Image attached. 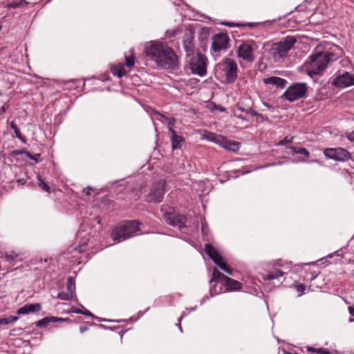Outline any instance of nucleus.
I'll return each mask as SVG.
<instances>
[{"mask_svg":"<svg viewBox=\"0 0 354 354\" xmlns=\"http://www.w3.org/2000/svg\"><path fill=\"white\" fill-rule=\"evenodd\" d=\"M335 55L330 52H319L310 56L305 66L307 73L310 77L321 74L330 61L336 59Z\"/></svg>","mask_w":354,"mask_h":354,"instance_id":"obj_1","label":"nucleus"},{"mask_svg":"<svg viewBox=\"0 0 354 354\" xmlns=\"http://www.w3.org/2000/svg\"><path fill=\"white\" fill-rule=\"evenodd\" d=\"M140 223L127 221L117 225L112 230L111 237L113 241H122L133 236L139 228Z\"/></svg>","mask_w":354,"mask_h":354,"instance_id":"obj_2","label":"nucleus"},{"mask_svg":"<svg viewBox=\"0 0 354 354\" xmlns=\"http://www.w3.org/2000/svg\"><path fill=\"white\" fill-rule=\"evenodd\" d=\"M217 71L227 83H233L237 77V64L232 59L226 58L217 64Z\"/></svg>","mask_w":354,"mask_h":354,"instance_id":"obj_3","label":"nucleus"},{"mask_svg":"<svg viewBox=\"0 0 354 354\" xmlns=\"http://www.w3.org/2000/svg\"><path fill=\"white\" fill-rule=\"evenodd\" d=\"M189 68L194 75L203 77L207 74V57L200 53L188 56Z\"/></svg>","mask_w":354,"mask_h":354,"instance_id":"obj_4","label":"nucleus"},{"mask_svg":"<svg viewBox=\"0 0 354 354\" xmlns=\"http://www.w3.org/2000/svg\"><path fill=\"white\" fill-rule=\"evenodd\" d=\"M161 61L158 66L165 69H175L178 67V58L174 50L167 45L163 48V53L160 55Z\"/></svg>","mask_w":354,"mask_h":354,"instance_id":"obj_5","label":"nucleus"},{"mask_svg":"<svg viewBox=\"0 0 354 354\" xmlns=\"http://www.w3.org/2000/svg\"><path fill=\"white\" fill-rule=\"evenodd\" d=\"M165 44L157 41H151L145 46V53L146 56L158 65V62L161 61L160 55L163 53Z\"/></svg>","mask_w":354,"mask_h":354,"instance_id":"obj_6","label":"nucleus"},{"mask_svg":"<svg viewBox=\"0 0 354 354\" xmlns=\"http://www.w3.org/2000/svg\"><path fill=\"white\" fill-rule=\"evenodd\" d=\"M295 42L296 39L294 37H287L284 40L272 45L271 48L272 54L275 58L286 57Z\"/></svg>","mask_w":354,"mask_h":354,"instance_id":"obj_7","label":"nucleus"},{"mask_svg":"<svg viewBox=\"0 0 354 354\" xmlns=\"http://www.w3.org/2000/svg\"><path fill=\"white\" fill-rule=\"evenodd\" d=\"M205 251L209 257L216 264L221 270L228 274H232V270L227 263L223 261V257L217 250L209 243L205 245Z\"/></svg>","mask_w":354,"mask_h":354,"instance_id":"obj_8","label":"nucleus"},{"mask_svg":"<svg viewBox=\"0 0 354 354\" xmlns=\"http://www.w3.org/2000/svg\"><path fill=\"white\" fill-rule=\"evenodd\" d=\"M307 87L305 84L297 83L288 87L283 97L290 102H294L305 96Z\"/></svg>","mask_w":354,"mask_h":354,"instance_id":"obj_9","label":"nucleus"},{"mask_svg":"<svg viewBox=\"0 0 354 354\" xmlns=\"http://www.w3.org/2000/svg\"><path fill=\"white\" fill-rule=\"evenodd\" d=\"M324 154L328 158L340 162L347 161L352 158L351 153L342 147L327 148L324 151Z\"/></svg>","mask_w":354,"mask_h":354,"instance_id":"obj_10","label":"nucleus"},{"mask_svg":"<svg viewBox=\"0 0 354 354\" xmlns=\"http://www.w3.org/2000/svg\"><path fill=\"white\" fill-rule=\"evenodd\" d=\"M166 182L160 180L153 185L150 193L147 196V201L160 203L162 201L165 195Z\"/></svg>","mask_w":354,"mask_h":354,"instance_id":"obj_11","label":"nucleus"},{"mask_svg":"<svg viewBox=\"0 0 354 354\" xmlns=\"http://www.w3.org/2000/svg\"><path fill=\"white\" fill-rule=\"evenodd\" d=\"M212 50L214 53H219L221 50L228 48L229 37L227 34L221 33L214 35L212 37Z\"/></svg>","mask_w":354,"mask_h":354,"instance_id":"obj_12","label":"nucleus"},{"mask_svg":"<svg viewBox=\"0 0 354 354\" xmlns=\"http://www.w3.org/2000/svg\"><path fill=\"white\" fill-rule=\"evenodd\" d=\"M164 218L167 224L174 227H178V228L180 230L186 227L185 223L187 221V218L183 214L165 213L164 214Z\"/></svg>","mask_w":354,"mask_h":354,"instance_id":"obj_13","label":"nucleus"},{"mask_svg":"<svg viewBox=\"0 0 354 354\" xmlns=\"http://www.w3.org/2000/svg\"><path fill=\"white\" fill-rule=\"evenodd\" d=\"M227 277L226 275L219 272L217 268H214L213 269L212 276L210 281L211 283H214V288L211 291L212 296L213 295V294L218 295L223 292L222 287L219 288V290H217V284L220 283L221 285H223V282L225 281Z\"/></svg>","mask_w":354,"mask_h":354,"instance_id":"obj_14","label":"nucleus"},{"mask_svg":"<svg viewBox=\"0 0 354 354\" xmlns=\"http://www.w3.org/2000/svg\"><path fill=\"white\" fill-rule=\"evenodd\" d=\"M238 56L243 59L252 62L254 59V46L249 43H243L238 48Z\"/></svg>","mask_w":354,"mask_h":354,"instance_id":"obj_15","label":"nucleus"},{"mask_svg":"<svg viewBox=\"0 0 354 354\" xmlns=\"http://www.w3.org/2000/svg\"><path fill=\"white\" fill-rule=\"evenodd\" d=\"M333 85L339 88H344L354 85V75L346 72L336 77L333 82Z\"/></svg>","mask_w":354,"mask_h":354,"instance_id":"obj_16","label":"nucleus"},{"mask_svg":"<svg viewBox=\"0 0 354 354\" xmlns=\"http://www.w3.org/2000/svg\"><path fill=\"white\" fill-rule=\"evenodd\" d=\"M253 102L250 97H242L237 103V108L242 112L250 114L252 115H258L262 117L261 114H258L252 109Z\"/></svg>","mask_w":354,"mask_h":354,"instance_id":"obj_17","label":"nucleus"},{"mask_svg":"<svg viewBox=\"0 0 354 354\" xmlns=\"http://www.w3.org/2000/svg\"><path fill=\"white\" fill-rule=\"evenodd\" d=\"M174 120L172 122H169L168 124V129L170 133V138L171 141L172 149L175 150L180 149L184 143V139L181 136L177 134L176 131L173 129Z\"/></svg>","mask_w":354,"mask_h":354,"instance_id":"obj_18","label":"nucleus"},{"mask_svg":"<svg viewBox=\"0 0 354 354\" xmlns=\"http://www.w3.org/2000/svg\"><path fill=\"white\" fill-rule=\"evenodd\" d=\"M183 47L186 52L187 57L194 53L195 46L194 44V35L192 32L185 34L183 36Z\"/></svg>","mask_w":354,"mask_h":354,"instance_id":"obj_19","label":"nucleus"},{"mask_svg":"<svg viewBox=\"0 0 354 354\" xmlns=\"http://www.w3.org/2000/svg\"><path fill=\"white\" fill-rule=\"evenodd\" d=\"M222 286H225V290H223V292H225L227 290L230 291H235V290H239L242 288V284L233 279H231L230 277H227L225 281L223 282Z\"/></svg>","mask_w":354,"mask_h":354,"instance_id":"obj_20","label":"nucleus"},{"mask_svg":"<svg viewBox=\"0 0 354 354\" xmlns=\"http://www.w3.org/2000/svg\"><path fill=\"white\" fill-rule=\"evenodd\" d=\"M220 142L219 145L223 147L225 149L236 151L240 148V142L232 141L227 140L226 138L222 136V140Z\"/></svg>","mask_w":354,"mask_h":354,"instance_id":"obj_21","label":"nucleus"},{"mask_svg":"<svg viewBox=\"0 0 354 354\" xmlns=\"http://www.w3.org/2000/svg\"><path fill=\"white\" fill-rule=\"evenodd\" d=\"M41 307L39 304H27L19 308L17 311V315H26L29 313L38 312L41 310Z\"/></svg>","mask_w":354,"mask_h":354,"instance_id":"obj_22","label":"nucleus"},{"mask_svg":"<svg viewBox=\"0 0 354 354\" xmlns=\"http://www.w3.org/2000/svg\"><path fill=\"white\" fill-rule=\"evenodd\" d=\"M263 82L266 84H272L277 87L283 88L285 87L287 82L286 80L279 77H270L263 80Z\"/></svg>","mask_w":354,"mask_h":354,"instance_id":"obj_23","label":"nucleus"},{"mask_svg":"<svg viewBox=\"0 0 354 354\" xmlns=\"http://www.w3.org/2000/svg\"><path fill=\"white\" fill-rule=\"evenodd\" d=\"M20 154H25L26 157H28V158H30L31 160H35V162H38L40 161V154L39 153L32 155L30 152L26 151L24 150H15V151H12L11 153V156L12 157H16Z\"/></svg>","mask_w":354,"mask_h":354,"instance_id":"obj_24","label":"nucleus"},{"mask_svg":"<svg viewBox=\"0 0 354 354\" xmlns=\"http://www.w3.org/2000/svg\"><path fill=\"white\" fill-rule=\"evenodd\" d=\"M111 72L114 75L118 77H121L127 75V71L122 64L113 66L111 68Z\"/></svg>","mask_w":354,"mask_h":354,"instance_id":"obj_25","label":"nucleus"},{"mask_svg":"<svg viewBox=\"0 0 354 354\" xmlns=\"http://www.w3.org/2000/svg\"><path fill=\"white\" fill-rule=\"evenodd\" d=\"M135 64V56L133 50L131 49L125 54V64L128 67H132Z\"/></svg>","mask_w":354,"mask_h":354,"instance_id":"obj_26","label":"nucleus"},{"mask_svg":"<svg viewBox=\"0 0 354 354\" xmlns=\"http://www.w3.org/2000/svg\"><path fill=\"white\" fill-rule=\"evenodd\" d=\"M221 135H216L214 133H208L206 136V138L207 140L215 142L219 145L220 142L222 140Z\"/></svg>","mask_w":354,"mask_h":354,"instance_id":"obj_27","label":"nucleus"},{"mask_svg":"<svg viewBox=\"0 0 354 354\" xmlns=\"http://www.w3.org/2000/svg\"><path fill=\"white\" fill-rule=\"evenodd\" d=\"M10 127L13 129L14 133H15L16 137L18 139H19L21 142H26V140H25L24 137L22 136L21 131H19V129L17 127V124H15V122L12 121L10 122Z\"/></svg>","mask_w":354,"mask_h":354,"instance_id":"obj_28","label":"nucleus"},{"mask_svg":"<svg viewBox=\"0 0 354 354\" xmlns=\"http://www.w3.org/2000/svg\"><path fill=\"white\" fill-rule=\"evenodd\" d=\"M290 149L292 150V151L295 153H299L301 155H304L306 157H309L310 153L306 148H301V147H290Z\"/></svg>","mask_w":354,"mask_h":354,"instance_id":"obj_29","label":"nucleus"},{"mask_svg":"<svg viewBox=\"0 0 354 354\" xmlns=\"http://www.w3.org/2000/svg\"><path fill=\"white\" fill-rule=\"evenodd\" d=\"M283 274V272L281 270H277L274 272H271V273L266 274V276L265 277V279H268V280H273L274 279H277L279 277H281Z\"/></svg>","mask_w":354,"mask_h":354,"instance_id":"obj_30","label":"nucleus"},{"mask_svg":"<svg viewBox=\"0 0 354 354\" xmlns=\"http://www.w3.org/2000/svg\"><path fill=\"white\" fill-rule=\"evenodd\" d=\"M66 288L68 292L74 295L75 292V283L72 277H69L67 279Z\"/></svg>","mask_w":354,"mask_h":354,"instance_id":"obj_31","label":"nucleus"},{"mask_svg":"<svg viewBox=\"0 0 354 354\" xmlns=\"http://www.w3.org/2000/svg\"><path fill=\"white\" fill-rule=\"evenodd\" d=\"M18 320V317L16 316H9L5 318H0V325H6Z\"/></svg>","mask_w":354,"mask_h":354,"instance_id":"obj_32","label":"nucleus"},{"mask_svg":"<svg viewBox=\"0 0 354 354\" xmlns=\"http://www.w3.org/2000/svg\"><path fill=\"white\" fill-rule=\"evenodd\" d=\"M306 349L308 352L316 353V354H330V353L325 348H315L310 346H307Z\"/></svg>","mask_w":354,"mask_h":354,"instance_id":"obj_33","label":"nucleus"},{"mask_svg":"<svg viewBox=\"0 0 354 354\" xmlns=\"http://www.w3.org/2000/svg\"><path fill=\"white\" fill-rule=\"evenodd\" d=\"M28 2L26 1L25 0H21L19 2H12L10 3H8L6 7L8 8H17L23 6L24 5H28Z\"/></svg>","mask_w":354,"mask_h":354,"instance_id":"obj_34","label":"nucleus"},{"mask_svg":"<svg viewBox=\"0 0 354 354\" xmlns=\"http://www.w3.org/2000/svg\"><path fill=\"white\" fill-rule=\"evenodd\" d=\"M38 185L45 192H50V187L39 176H38Z\"/></svg>","mask_w":354,"mask_h":354,"instance_id":"obj_35","label":"nucleus"},{"mask_svg":"<svg viewBox=\"0 0 354 354\" xmlns=\"http://www.w3.org/2000/svg\"><path fill=\"white\" fill-rule=\"evenodd\" d=\"M73 294L69 292H59L57 295V297L62 299V300H71L73 297Z\"/></svg>","mask_w":354,"mask_h":354,"instance_id":"obj_36","label":"nucleus"},{"mask_svg":"<svg viewBox=\"0 0 354 354\" xmlns=\"http://www.w3.org/2000/svg\"><path fill=\"white\" fill-rule=\"evenodd\" d=\"M56 319H57V318L55 317H52L51 318L46 317L44 319L39 320L37 322L36 326L38 327L43 326H45L46 324H47L48 323H49L50 320L55 321Z\"/></svg>","mask_w":354,"mask_h":354,"instance_id":"obj_37","label":"nucleus"},{"mask_svg":"<svg viewBox=\"0 0 354 354\" xmlns=\"http://www.w3.org/2000/svg\"><path fill=\"white\" fill-rule=\"evenodd\" d=\"M226 25L230 27L248 26L250 28H254V27L257 26L259 25V24L258 23H248V24H234V23L228 22V23H226Z\"/></svg>","mask_w":354,"mask_h":354,"instance_id":"obj_38","label":"nucleus"},{"mask_svg":"<svg viewBox=\"0 0 354 354\" xmlns=\"http://www.w3.org/2000/svg\"><path fill=\"white\" fill-rule=\"evenodd\" d=\"M293 138V136H291L290 138L288 136H286L284 139L279 142L278 145H285L286 143L292 142Z\"/></svg>","mask_w":354,"mask_h":354,"instance_id":"obj_39","label":"nucleus"},{"mask_svg":"<svg viewBox=\"0 0 354 354\" xmlns=\"http://www.w3.org/2000/svg\"><path fill=\"white\" fill-rule=\"evenodd\" d=\"M295 289L297 292H304L306 290V286L304 284H298L295 286Z\"/></svg>","mask_w":354,"mask_h":354,"instance_id":"obj_40","label":"nucleus"},{"mask_svg":"<svg viewBox=\"0 0 354 354\" xmlns=\"http://www.w3.org/2000/svg\"><path fill=\"white\" fill-rule=\"evenodd\" d=\"M346 138L351 140V142H353L354 141V132L353 133H348L346 135Z\"/></svg>","mask_w":354,"mask_h":354,"instance_id":"obj_41","label":"nucleus"},{"mask_svg":"<svg viewBox=\"0 0 354 354\" xmlns=\"http://www.w3.org/2000/svg\"><path fill=\"white\" fill-rule=\"evenodd\" d=\"M348 311L351 315L354 316V307L353 306H348Z\"/></svg>","mask_w":354,"mask_h":354,"instance_id":"obj_42","label":"nucleus"},{"mask_svg":"<svg viewBox=\"0 0 354 354\" xmlns=\"http://www.w3.org/2000/svg\"><path fill=\"white\" fill-rule=\"evenodd\" d=\"M87 330H88V328L86 326H80V331L81 333H84Z\"/></svg>","mask_w":354,"mask_h":354,"instance_id":"obj_43","label":"nucleus"},{"mask_svg":"<svg viewBox=\"0 0 354 354\" xmlns=\"http://www.w3.org/2000/svg\"><path fill=\"white\" fill-rule=\"evenodd\" d=\"M1 113H6V107L5 106H3L0 109Z\"/></svg>","mask_w":354,"mask_h":354,"instance_id":"obj_44","label":"nucleus"},{"mask_svg":"<svg viewBox=\"0 0 354 354\" xmlns=\"http://www.w3.org/2000/svg\"><path fill=\"white\" fill-rule=\"evenodd\" d=\"M83 314L86 315H90V316L92 315V314L88 311H87L86 313H83Z\"/></svg>","mask_w":354,"mask_h":354,"instance_id":"obj_45","label":"nucleus"},{"mask_svg":"<svg viewBox=\"0 0 354 354\" xmlns=\"http://www.w3.org/2000/svg\"><path fill=\"white\" fill-rule=\"evenodd\" d=\"M349 321H350V322H354V319L353 318H350Z\"/></svg>","mask_w":354,"mask_h":354,"instance_id":"obj_46","label":"nucleus"},{"mask_svg":"<svg viewBox=\"0 0 354 354\" xmlns=\"http://www.w3.org/2000/svg\"><path fill=\"white\" fill-rule=\"evenodd\" d=\"M284 354H293V353H289V352H285Z\"/></svg>","mask_w":354,"mask_h":354,"instance_id":"obj_47","label":"nucleus"},{"mask_svg":"<svg viewBox=\"0 0 354 354\" xmlns=\"http://www.w3.org/2000/svg\"><path fill=\"white\" fill-rule=\"evenodd\" d=\"M86 195H89V194H90L89 191H87V192H86Z\"/></svg>","mask_w":354,"mask_h":354,"instance_id":"obj_48","label":"nucleus"},{"mask_svg":"<svg viewBox=\"0 0 354 354\" xmlns=\"http://www.w3.org/2000/svg\"><path fill=\"white\" fill-rule=\"evenodd\" d=\"M87 189H88V190H91V188L90 187H87Z\"/></svg>","mask_w":354,"mask_h":354,"instance_id":"obj_49","label":"nucleus"}]
</instances>
